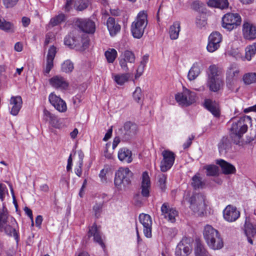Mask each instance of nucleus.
I'll list each match as a JSON object with an SVG mask.
<instances>
[{"instance_id": "obj_1", "label": "nucleus", "mask_w": 256, "mask_h": 256, "mask_svg": "<svg viewBox=\"0 0 256 256\" xmlns=\"http://www.w3.org/2000/svg\"><path fill=\"white\" fill-rule=\"evenodd\" d=\"M148 24L146 10L140 11L130 26V32L134 38L140 39L143 36Z\"/></svg>"}, {"instance_id": "obj_2", "label": "nucleus", "mask_w": 256, "mask_h": 256, "mask_svg": "<svg viewBox=\"0 0 256 256\" xmlns=\"http://www.w3.org/2000/svg\"><path fill=\"white\" fill-rule=\"evenodd\" d=\"M203 236L208 247L214 250L221 249L224 242L218 230L210 225H206L204 229Z\"/></svg>"}, {"instance_id": "obj_3", "label": "nucleus", "mask_w": 256, "mask_h": 256, "mask_svg": "<svg viewBox=\"0 0 256 256\" xmlns=\"http://www.w3.org/2000/svg\"><path fill=\"white\" fill-rule=\"evenodd\" d=\"M133 173L128 168H120L115 173L114 184L119 190H126L131 184Z\"/></svg>"}, {"instance_id": "obj_4", "label": "nucleus", "mask_w": 256, "mask_h": 256, "mask_svg": "<svg viewBox=\"0 0 256 256\" xmlns=\"http://www.w3.org/2000/svg\"><path fill=\"white\" fill-rule=\"evenodd\" d=\"M252 118L248 116L234 120L230 128L232 134L241 138L247 132L248 126L252 125Z\"/></svg>"}, {"instance_id": "obj_5", "label": "nucleus", "mask_w": 256, "mask_h": 256, "mask_svg": "<svg viewBox=\"0 0 256 256\" xmlns=\"http://www.w3.org/2000/svg\"><path fill=\"white\" fill-rule=\"evenodd\" d=\"M8 220V212L4 208L2 210H0V232H4L6 234L12 236H13L15 238H17L18 234L16 232L14 225L15 224L16 220L12 218L9 223Z\"/></svg>"}, {"instance_id": "obj_6", "label": "nucleus", "mask_w": 256, "mask_h": 256, "mask_svg": "<svg viewBox=\"0 0 256 256\" xmlns=\"http://www.w3.org/2000/svg\"><path fill=\"white\" fill-rule=\"evenodd\" d=\"M241 22V16L238 13L228 12L222 18V26L230 31L236 28Z\"/></svg>"}, {"instance_id": "obj_7", "label": "nucleus", "mask_w": 256, "mask_h": 256, "mask_svg": "<svg viewBox=\"0 0 256 256\" xmlns=\"http://www.w3.org/2000/svg\"><path fill=\"white\" fill-rule=\"evenodd\" d=\"M175 99L182 106H188L196 102V94L185 88L182 92L175 95Z\"/></svg>"}, {"instance_id": "obj_8", "label": "nucleus", "mask_w": 256, "mask_h": 256, "mask_svg": "<svg viewBox=\"0 0 256 256\" xmlns=\"http://www.w3.org/2000/svg\"><path fill=\"white\" fill-rule=\"evenodd\" d=\"M190 209L198 216L204 214L206 208L205 199L202 194H196L190 200Z\"/></svg>"}, {"instance_id": "obj_9", "label": "nucleus", "mask_w": 256, "mask_h": 256, "mask_svg": "<svg viewBox=\"0 0 256 256\" xmlns=\"http://www.w3.org/2000/svg\"><path fill=\"white\" fill-rule=\"evenodd\" d=\"M76 25L84 32L93 34L96 31L95 22L88 18H78L76 21Z\"/></svg>"}, {"instance_id": "obj_10", "label": "nucleus", "mask_w": 256, "mask_h": 256, "mask_svg": "<svg viewBox=\"0 0 256 256\" xmlns=\"http://www.w3.org/2000/svg\"><path fill=\"white\" fill-rule=\"evenodd\" d=\"M139 222L142 226L143 232L147 238H151L152 236V220L151 216L148 214H141L138 217Z\"/></svg>"}, {"instance_id": "obj_11", "label": "nucleus", "mask_w": 256, "mask_h": 256, "mask_svg": "<svg viewBox=\"0 0 256 256\" xmlns=\"http://www.w3.org/2000/svg\"><path fill=\"white\" fill-rule=\"evenodd\" d=\"M138 130V126L135 123L128 121L120 129V132L123 138L128 140L136 134Z\"/></svg>"}, {"instance_id": "obj_12", "label": "nucleus", "mask_w": 256, "mask_h": 256, "mask_svg": "<svg viewBox=\"0 0 256 256\" xmlns=\"http://www.w3.org/2000/svg\"><path fill=\"white\" fill-rule=\"evenodd\" d=\"M136 56L134 54L131 50H124L120 56L118 60L119 64L124 71L128 72V68L127 63L134 64L135 62Z\"/></svg>"}, {"instance_id": "obj_13", "label": "nucleus", "mask_w": 256, "mask_h": 256, "mask_svg": "<svg viewBox=\"0 0 256 256\" xmlns=\"http://www.w3.org/2000/svg\"><path fill=\"white\" fill-rule=\"evenodd\" d=\"M223 217L225 220L232 222L236 220L240 216V212L234 206L229 204L223 210Z\"/></svg>"}, {"instance_id": "obj_14", "label": "nucleus", "mask_w": 256, "mask_h": 256, "mask_svg": "<svg viewBox=\"0 0 256 256\" xmlns=\"http://www.w3.org/2000/svg\"><path fill=\"white\" fill-rule=\"evenodd\" d=\"M240 69L236 64H232L228 68L226 72V83L232 84L234 81L236 80L240 76Z\"/></svg>"}, {"instance_id": "obj_15", "label": "nucleus", "mask_w": 256, "mask_h": 256, "mask_svg": "<svg viewBox=\"0 0 256 256\" xmlns=\"http://www.w3.org/2000/svg\"><path fill=\"white\" fill-rule=\"evenodd\" d=\"M161 212L164 218L170 222H174L178 216V212L174 208L170 207L168 204L164 203L161 207Z\"/></svg>"}, {"instance_id": "obj_16", "label": "nucleus", "mask_w": 256, "mask_h": 256, "mask_svg": "<svg viewBox=\"0 0 256 256\" xmlns=\"http://www.w3.org/2000/svg\"><path fill=\"white\" fill-rule=\"evenodd\" d=\"M49 102L59 112H64L67 110L66 102L60 96L52 92L49 94Z\"/></svg>"}, {"instance_id": "obj_17", "label": "nucleus", "mask_w": 256, "mask_h": 256, "mask_svg": "<svg viewBox=\"0 0 256 256\" xmlns=\"http://www.w3.org/2000/svg\"><path fill=\"white\" fill-rule=\"evenodd\" d=\"M191 240L188 238H183L181 242L177 246L176 250V256H187L192 250L190 242Z\"/></svg>"}, {"instance_id": "obj_18", "label": "nucleus", "mask_w": 256, "mask_h": 256, "mask_svg": "<svg viewBox=\"0 0 256 256\" xmlns=\"http://www.w3.org/2000/svg\"><path fill=\"white\" fill-rule=\"evenodd\" d=\"M242 34L244 39L253 40L256 38V26L250 22H244L242 25Z\"/></svg>"}, {"instance_id": "obj_19", "label": "nucleus", "mask_w": 256, "mask_h": 256, "mask_svg": "<svg viewBox=\"0 0 256 256\" xmlns=\"http://www.w3.org/2000/svg\"><path fill=\"white\" fill-rule=\"evenodd\" d=\"M204 107L216 118H218L220 114V111L218 104L215 100L210 98L205 99L204 103Z\"/></svg>"}, {"instance_id": "obj_20", "label": "nucleus", "mask_w": 256, "mask_h": 256, "mask_svg": "<svg viewBox=\"0 0 256 256\" xmlns=\"http://www.w3.org/2000/svg\"><path fill=\"white\" fill-rule=\"evenodd\" d=\"M106 26L109 32L110 35L112 36H115L119 33L121 30V26L116 20V18L110 16L106 20Z\"/></svg>"}, {"instance_id": "obj_21", "label": "nucleus", "mask_w": 256, "mask_h": 256, "mask_svg": "<svg viewBox=\"0 0 256 256\" xmlns=\"http://www.w3.org/2000/svg\"><path fill=\"white\" fill-rule=\"evenodd\" d=\"M151 186V182L150 176L146 172H144L142 174L141 182V194L143 196L148 197Z\"/></svg>"}, {"instance_id": "obj_22", "label": "nucleus", "mask_w": 256, "mask_h": 256, "mask_svg": "<svg viewBox=\"0 0 256 256\" xmlns=\"http://www.w3.org/2000/svg\"><path fill=\"white\" fill-rule=\"evenodd\" d=\"M50 85L56 88L66 90L68 86V83L65 79L60 76H56L49 80Z\"/></svg>"}, {"instance_id": "obj_23", "label": "nucleus", "mask_w": 256, "mask_h": 256, "mask_svg": "<svg viewBox=\"0 0 256 256\" xmlns=\"http://www.w3.org/2000/svg\"><path fill=\"white\" fill-rule=\"evenodd\" d=\"M10 104L12 106L10 114L16 116L22 108V100L20 96H12L10 99Z\"/></svg>"}, {"instance_id": "obj_24", "label": "nucleus", "mask_w": 256, "mask_h": 256, "mask_svg": "<svg viewBox=\"0 0 256 256\" xmlns=\"http://www.w3.org/2000/svg\"><path fill=\"white\" fill-rule=\"evenodd\" d=\"M256 54V43L254 44L250 45L247 46L246 48L245 56L243 57L242 54L239 52H237L236 55L234 56L236 60H242L244 59L248 60H250L253 56Z\"/></svg>"}, {"instance_id": "obj_25", "label": "nucleus", "mask_w": 256, "mask_h": 256, "mask_svg": "<svg viewBox=\"0 0 256 256\" xmlns=\"http://www.w3.org/2000/svg\"><path fill=\"white\" fill-rule=\"evenodd\" d=\"M231 148V142L228 136H224L218 144L219 152L221 156H225Z\"/></svg>"}, {"instance_id": "obj_26", "label": "nucleus", "mask_w": 256, "mask_h": 256, "mask_svg": "<svg viewBox=\"0 0 256 256\" xmlns=\"http://www.w3.org/2000/svg\"><path fill=\"white\" fill-rule=\"evenodd\" d=\"M88 236L89 237L93 236L94 240V242H97L102 246V248H104V244L102 242L100 234L98 232L97 226L95 224H94L90 228Z\"/></svg>"}, {"instance_id": "obj_27", "label": "nucleus", "mask_w": 256, "mask_h": 256, "mask_svg": "<svg viewBox=\"0 0 256 256\" xmlns=\"http://www.w3.org/2000/svg\"><path fill=\"white\" fill-rule=\"evenodd\" d=\"M244 232L247 236L248 240L251 244H253L252 239L256 235V226L249 222H246L244 224Z\"/></svg>"}, {"instance_id": "obj_28", "label": "nucleus", "mask_w": 256, "mask_h": 256, "mask_svg": "<svg viewBox=\"0 0 256 256\" xmlns=\"http://www.w3.org/2000/svg\"><path fill=\"white\" fill-rule=\"evenodd\" d=\"M191 185L195 190L202 189L206 187V180L202 179L200 174L196 173L192 178Z\"/></svg>"}, {"instance_id": "obj_29", "label": "nucleus", "mask_w": 256, "mask_h": 256, "mask_svg": "<svg viewBox=\"0 0 256 256\" xmlns=\"http://www.w3.org/2000/svg\"><path fill=\"white\" fill-rule=\"evenodd\" d=\"M206 4L209 7L222 10L227 9L229 6L228 0H208Z\"/></svg>"}, {"instance_id": "obj_30", "label": "nucleus", "mask_w": 256, "mask_h": 256, "mask_svg": "<svg viewBox=\"0 0 256 256\" xmlns=\"http://www.w3.org/2000/svg\"><path fill=\"white\" fill-rule=\"evenodd\" d=\"M180 30V23L178 21H176L170 26L169 28V34L171 40H174L178 38Z\"/></svg>"}, {"instance_id": "obj_31", "label": "nucleus", "mask_w": 256, "mask_h": 256, "mask_svg": "<svg viewBox=\"0 0 256 256\" xmlns=\"http://www.w3.org/2000/svg\"><path fill=\"white\" fill-rule=\"evenodd\" d=\"M206 85L210 91L217 92L220 90L221 86L222 85V82L216 80V78H208Z\"/></svg>"}, {"instance_id": "obj_32", "label": "nucleus", "mask_w": 256, "mask_h": 256, "mask_svg": "<svg viewBox=\"0 0 256 256\" xmlns=\"http://www.w3.org/2000/svg\"><path fill=\"white\" fill-rule=\"evenodd\" d=\"M200 64L196 62L190 68L188 74V78L190 80H194L200 74Z\"/></svg>"}, {"instance_id": "obj_33", "label": "nucleus", "mask_w": 256, "mask_h": 256, "mask_svg": "<svg viewBox=\"0 0 256 256\" xmlns=\"http://www.w3.org/2000/svg\"><path fill=\"white\" fill-rule=\"evenodd\" d=\"M218 164L220 166L222 172L226 174H234L236 168L234 166L226 161H218Z\"/></svg>"}, {"instance_id": "obj_34", "label": "nucleus", "mask_w": 256, "mask_h": 256, "mask_svg": "<svg viewBox=\"0 0 256 256\" xmlns=\"http://www.w3.org/2000/svg\"><path fill=\"white\" fill-rule=\"evenodd\" d=\"M130 76V74L126 72L115 74L112 78L116 83L120 86H122L128 80Z\"/></svg>"}, {"instance_id": "obj_35", "label": "nucleus", "mask_w": 256, "mask_h": 256, "mask_svg": "<svg viewBox=\"0 0 256 256\" xmlns=\"http://www.w3.org/2000/svg\"><path fill=\"white\" fill-rule=\"evenodd\" d=\"M242 82L246 85L256 83V72H250L244 74L242 78Z\"/></svg>"}, {"instance_id": "obj_36", "label": "nucleus", "mask_w": 256, "mask_h": 256, "mask_svg": "<svg viewBox=\"0 0 256 256\" xmlns=\"http://www.w3.org/2000/svg\"><path fill=\"white\" fill-rule=\"evenodd\" d=\"M195 256H210L209 253L204 246L200 242H197L194 251Z\"/></svg>"}, {"instance_id": "obj_37", "label": "nucleus", "mask_w": 256, "mask_h": 256, "mask_svg": "<svg viewBox=\"0 0 256 256\" xmlns=\"http://www.w3.org/2000/svg\"><path fill=\"white\" fill-rule=\"evenodd\" d=\"M119 160H132V151L126 148H120L118 152Z\"/></svg>"}, {"instance_id": "obj_38", "label": "nucleus", "mask_w": 256, "mask_h": 256, "mask_svg": "<svg viewBox=\"0 0 256 256\" xmlns=\"http://www.w3.org/2000/svg\"><path fill=\"white\" fill-rule=\"evenodd\" d=\"M90 5L88 0H75L74 8L77 12H82L86 10Z\"/></svg>"}, {"instance_id": "obj_39", "label": "nucleus", "mask_w": 256, "mask_h": 256, "mask_svg": "<svg viewBox=\"0 0 256 256\" xmlns=\"http://www.w3.org/2000/svg\"><path fill=\"white\" fill-rule=\"evenodd\" d=\"M0 29L8 32H14V24L6 21L0 18Z\"/></svg>"}, {"instance_id": "obj_40", "label": "nucleus", "mask_w": 256, "mask_h": 256, "mask_svg": "<svg viewBox=\"0 0 256 256\" xmlns=\"http://www.w3.org/2000/svg\"><path fill=\"white\" fill-rule=\"evenodd\" d=\"M104 56L108 63H112L118 56V52L114 48H108L105 52Z\"/></svg>"}, {"instance_id": "obj_41", "label": "nucleus", "mask_w": 256, "mask_h": 256, "mask_svg": "<svg viewBox=\"0 0 256 256\" xmlns=\"http://www.w3.org/2000/svg\"><path fill=\"white\" fill-rule=\"evenodd\" d=\"M132 98L137 103L141 104H142L144 94L140 87L137 86L135 90L132 93Z\"/></svg>"}, {"instance_id": "obj_42", "label": "nucleus", "mask_w": 256, "mask_h": 256, "mask_svg": "<svg viewBox=\"0 0 256 256\" xmlns=\"http://www.w3.org/2000/svg\"><path fill=\"white\" fill-rule=\"evenodd\" d=\"M66 20V16L65 14H61L52 18L50 20V23L54 26L64 22Z\"/></svg>"}, {"instance_id": "obj_43", "label": "nucleus", "mask_w": 256, "mask_h": 256, "mask_svg": "<svg viewBox=\"0 0 256 256\" xmlns=\"http://www.w3.org/2000/svg\"><path fill=\"white\" fill-rule=\"evenodd\" d=\"M57 52L56 48L52 46L49 48V72L54 66L53 60Z\"/></svg>"}, {"instance_id": "obj_44", "label": "nucleus", "mask_w": 256, "mask_h": 256, "mask_svg": "<svg viewBox=\"0 0 256 256\" xmlns=\"http://www.w3.org/2000/svg\"><path fill=\"white\" fill-rule=\"evenodd\" d=\"M206 170V175L208 176H216L218 174V168L214 165H208L204 166Z\"/></svg>"}, {"instance_id": "obj_45", "label": "nucleus", "mask_w": 256, "mask_h": 256, "mask_svg": "<svg viewBox=\"0 0 256 256\" xmlns=\"http://www.w3.org/2000/svg\"><path fill=\"white\" fill-rule=\"evenodd\" d=\"M208 40L220 44L222 41V36L219 32H214L209 36Z\"/></svg>"}, {"instance_id": "obj_46", "label": "nucleus", "mask_w": 256, "mask_h": 256, "mask_svg": "<svg viewBox=\"0 0 256 256\" xmlns=\"http://www.w3.org/2000/svg\"><path fill=\"white\" fill-rule=\"evenodd\" d=\"M74 69V64L70 60L64 61L62 64V70L66 73L72 72Z\"/></svg>"}, {"instance_id": "obj_47", "label": "nucleus", "mask_w": 256, "mask_h": 256, "mask_svg": "<svg viewBox=\"0 0 256 256\" xmlns=\"http://www.w3.org/2000/svg\"><path fill=\"white\" fill-rule=\"evenodd\" d=\"M163 160H175L176 155L173 152L169 150H164L162 152Z\"/></svg>"}, {"instance_id": "obj_48", "label": "nucleus", "mask_w": 256, "mask_h": 256, "mask_svg": "<svg viewBox=\"0 0 256 256\" xmlns=\"http://www.w3.org/2000/svg\"><path fill=\"white\" fill-rule=\"evenodd\" d=\"M166 176L164 174H161L158 176V186L162 191L164 192L166 190Z\"/></svg>"}, {"instance_id": "obj_49", "label": "nucleus", "mask_w": 256, "mask_h": 256, "mask_svg": "<svg viewBox=\"0 0 256 256\" xmlns=\"http://www.w3.org/2000/svg\"><path fill=\"white\" fill-rule=\"evenodd\" d=\"M220 46V44L216 42L208 40L206 49L210 52H213L216 50Z\"/></svg>"}, {"instance_id": "obj_50", "label": "nucleus", "mask_w": 256, "mask_h": 256, "mask_svg": "<svg viewBox=\"0 0 256 256\" xmlns=\"http://www.w3.org/2000/svg\"><path fill=\"white\" fill-rule=\"evenodd\" d=\"M174 161H161L160 164V170L163 172H166L169 170L174 164Z\"/></svg>"}, {"instance_id": "obj_51", "label": "nucleus", "mask_w": 256, "mask_h": 256, "mask_svg": "<svg viewBox=\"0 0 256 256\" xmlns=\"http://www.w3.org/2000/svg\"><path fill=\"white\" fill-rule=\"evenodd\" d=\"M196 24L197 27L202 28L206 24L207 22L205 18L200 16L196 18Z\"/></svg>"}, {"instance_id": "obj_52", "label": "nucleus", "mask_w": 256, "mask_h": 256, "mask_svg": "<svg viewBox=\"0 0 256 256\" xmlns=\"http://www.w3.org/2000/svg\"><path fill=\"white\" fill-rule=\"evenodd\" d=\"M102 203L96 204L93 206V210L94 212V214L95 216L98 218L100 214L102 208Z\"/></svg>"}, {"instance_id": "obj_53", "label": "nucleus", "mask_w": 256, "mask_h": 256, "mask_svg": "<svg viewBox=\"0 0 256 256\" xmlns=\"http://www.w3.org/2000/svg\"><path fill=\"white\" fill-rule=\"evenodd\" d=\"M110 168L108 166H106L100 170L99 174V177L100 178L102 182H106V174L108 172Z\"/></svg>"}, {"instance_id": "obj_54", "label": "nucleus", "mask_w": 256, "mask_h": 256, "mask_svg": "<svg viewBox=\"0 0 256 256\" xmlns=\"http://www.w3.org/2000/svg\"><path fill=\"white\" fill-rule=\"evenodd\" d=\"M208 70L210 72L208 78H216L218 76V67L214 64L211 65Z\"/></svg>"}, {"instance_id": "obj_55", "label": "nucleus", "mask_w": 256, "mask_h": 256, "mask_svg": "<svg viewBox=\"0 0 256 256\" xmlns=\"http://www.w3.org/2000/svg\"><path fill=\"white\" fill-rule=\"evenodd\" d=\"M18 0H2L4 6L7 8H12L18 2Z\"/></svg>"}, {"instance_id": "obj_56", "label": "nucleus", "mask_w": 256, "mask_h": 256, "mask_svg": "<svg viewBox=\"0 0 256 256\" xmlns=\"http://www.w3.org/2000/svg\"><path fill=\"white\" fill-rule=\"evenodd\" d=\"M74 0H65L64 8L66 12H70L72 9V5H74Z\"/></svg>"}, {"instance_id": "obj_57", "label": "nucleus", "mask_w": 256, "mask_h": 256, "mask_svg": "<svg viewBox=\"0 0 256 256\" xmlns=\"http://www.w3.org/2000/svg\"><path fill=\"white\" fill-rule=\"evenodd\" d=\"M194 138V136L192 134L190 136L186 142L184 143L182 145V148L184 150L188 148L192 144V140Z\"/></svg>"}, {"instance_id": "obj_58", "label": "nucleus", "mask_w": 256, "mask_h": 256, "mask_svg": "<svg viewBox=\"0 0 256 256\" xmlns=\"http://www.w3.org/2000/svg\"><path fill=\"white\" fill-rule=\"evenodd\" d=\"M77 167L75 168V172L76 174L80 176L82 174V161H78L76 163Z\"/></svg>"}, {"instance_id": "obj_59", "label": "nucleus", "mask_w": 256, "mask_h": 256, "mask_svg": "<svg viewBox=\"0 0 256 256\" xmlns=\"http://www.w3.org/2000/svg\"><path fill=\"white\" fill-rule=\"evenodd\" d=\"M144 66L140 64L136 70V74H135L136 79H137L144 72Z\"/></svg>"}, {"instance_id": "obj_60", "label": "nucleus", "mask_w": 256, "mask_h": 256, "mask_svg": "<svg viewBox=\"0 0 256 256\" xmlns=\"http://www.w3.org/2000/svg\"><path fill=\"white\" fill-rule=\"evenodd\" d=\"M6 190V186L4 184H0V199L3 200L5 196V191Z\"/></svg>"}, {"instance_id": "obj_61", "label": "nucleus", "mask_w": 256, "mask_h": 256, "mask_svg": "<svg viewBox=\"0 0 256 256\" xmlns=\"http://www.w3.org/2000/svg\"><path fill=\"white\" fill-rule=\"evenodd\" d=\"M112 126H111L107 131L104 138H103L104 141H107L112 136Z\"/></svg>"}, {"instance_id": "obj_62", "label": "nucleus", "mask_w": 256, "mask_h": 256, "mask_svg": "<svg viewBox=\"0 0 256 256\" xmlns=\"http://www.w3.org/2000/svg\"><path fill=\"white\" fill-rule=\"evenodd\" d=\"M191 7L193 10H199L200 7V2L198 0L194 1L191 4Z\"/></svg>"}, {"instance_id": "obj_63", "label": "nucleus", "mask_w": 256, "mask_h": 256, "mask_svg": "<svg viewBox=\"0 0 256 256\" xmlns=\"http://www.w3.org/2000/svg\"><path fill=\"white\" fill-rule=\"evenodd\" d=\"M24 210L25 213L27 214V216L31 220L32 222V225H33L34 222H33L32 213V210L26 206L24 208Z\"/></svg>"}, {"instance_id": "obj_64", "label": "nucleus", "mask_w": 256, "mask_h": 256, "mask_svg": "<svg viewBox=\"0 0 256 256\" xmlns=\"http://www.w3.org/2000/svg\"><path fill=\"white\" fill-rule=\"evenodd\" d=\"M22 44L20 42H17L15 44L14 48L16 51L18 52H22Z\"/></svg>"}]
</instances>
